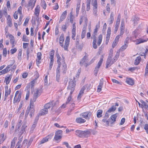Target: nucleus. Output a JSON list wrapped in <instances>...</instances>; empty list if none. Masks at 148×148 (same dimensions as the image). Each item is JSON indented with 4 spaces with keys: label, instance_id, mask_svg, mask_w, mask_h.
<instances>
[{
    "label": "nucleus",
    "instance_id": "1a4fd4ad",
    "mask_svg": "<svg viewBox=\"0 0 148 148\" xmlns=\"http://www.w3.org/2000/svg\"><path fill=\"white\" fill-rule=\"evenodd\" d=\"M76 28L75 23L74 22L73 24V29L72 30V38L74 40H75V37L76 36Z\"/></svg>",
    "mask_w": 148,
    "mask_h": 148
},
{
    "label": "nucleus",
    "instance_id": "20e7f679",
    "mask_svg": "<svg viewBox=\"0 0 148 148\" xmlns=\"http://www.w3.org/2000/svg\"><path fill=\"white\" fill-rule=\"evenodd\" d=\"M41 93V90L39 89L38 88L36 89V92L33 95V99L32 100L35 102L37 98L40 96Z\"/></svg>",
    "mask_w": 148,
    "mask_h": 148
},
{
    "label": "nucleus",
    "instance_id": "a211bd4d",
    "mask_svg": "<svg viewBox=\"0 0 148 148\" xmlns=\"http://www.w3.org/2000/svg\"><path fill=\"white\" fill-rule=\"evenodd\" d=\"M139 20V18L136 16H134L132 18V21L133 22L134 26L137 25Z\"/></svg>",
    "mask_w": 148,
    "mask_h": 148
},
{
    "label": "nucleus",
    "instance_id": "393cba45",
    "mask_svg": "<svg viewBox=\"0 0 148 148\" xmlns=\"http://www.w3.org/2000/svg\"><path fill=\"white\" fill-rule=\"evenodd\" d=\"M12 77V75H10L9 76H6L5 78V81L6 84L7 85L9 83L11 80Z\"/></svg>",
    "mask_w": 148,
    "mask_h": 148
},
{
    "label": "nucleus",
    "instance_id": "f03ea898",
    "mask_svg": "<svg viewBox=\"0 0 148 148\" xmlns=\"http://www.w3.org/2000/svg\"><path fill=\"white\" fill-rule=\"evenodd\" d=\"M75 132L76 135L80 137H87L90 133L89 131L88 130L84 131L77 130Z\"/></svg>",
    "mask_w": 148,
    "mask_h": 148
},
{
    "label": "nucleus",
    "instance_id": "72a5a7b5",
    "mask_svg": "<svg viewBox=\"0 0 148 148\" xmlns=\"http://www.w3.org/2000/svg\"><path fill=\"white\" fill-rule=\"evenodd\" d=\"M103 85V83L102 82H100L99 83V85L98 86V88L97 89V92H99L101 90V88H102Z\"/></svg>",
    "mask_w": 148,
    "mask_h": 148
},
{
    "label": "nucleus",
    "instance_id": "e2e57ef3",
    "mask_svg": "<svg viewBox=\"0 0 148 148\" xmlns=\"http://www.w3.org/2000/svg\"><path fill=\"white\" fill-rule=\"evenodd\" d=\"M79 35H77V38L76 39V45H79Z\"/></svg>",
    "mask_w": 148,
    "mask_h": 148
},
{
    "label": "nucleus",
    "instance_id": "49530a36",
    "mask_svg": "<svg viewBox=\"0 0 148 148\" xmlns=\"http://www.w3.org/2000/svg\"><path fill=\"white\" fill-rule=\"evenodd\" d=\"M97 41H94L92 42V47L95 49H96L97 48V47L96 44Z\"/></svg>",
    "mask_w": 148,
    "mask_h": 148
},
{
    "label": "nucleus",
    "instance_id": "2f4dec72",
    "mask_svg": "<svg viewBox=\"0 0 148 148\" xmlns=\"http://www.w3.org/2000/svg\"><path fill=\"white\" fill-rule=\"evenodd\" d=\"M10 43L12 44H14L15 42L14 38L12 35L10 34L9 35Z\"/></svg>",
    "mask_w": 148,
    "mask_h": 148
},
{
    "label": "nucleus",
    "instance_id": "13d9d810",
    "mask_svg": "<svg viewBox=\"0 0 148 148\" xmlns=\"http://www.w3.org/2000/svg\"><path fill=\"white\" fill-rule=\"evenodd\" d=\"M119 23L118 24V23H116V24L115 26V30H114V32L115 33L117 31L118 29V27L119 26Z\"/></svg>",
    "mask_w": 148,
    "mask_h": 148
},
{
    "label": "nucleus",
    "instance_id": "680f3d73",
    "mask_svg": "<svg viewBox=\"0 0 148 148\" xmlns=\"http://www.w3.org/2000/svg\"><path fill=\"white\" fill-rule=\"evenodd\" d=\"M29 20V18L28 17L26 18V19L25 20L24 23L23 24L24 26H26V25L28 23Z\"/></svg>",
    "mask_w": 148,
    "mask_h": 148
},
{
    "label": "nucleus",
    "instance_id": "7ed1b4c3",
    "mask_svg": "<svg viewBox=\"0 0 148 148\" xmlns=\"http://www.w3.org/2000/svg\"><path fill=\"white\" fill-rule=\"evenodd\" d=\"M103 61V59H101V60L98 62L97 65L96 66L94 70V75L95 76H97L98 72L99 71V68L100 67L102 62Z\"/></svg>",
    "mask_w": 148,
    "mask_h": 148
},
{
    "label": "nucleus",
    "instance_id": "dca6fc26",
    "mask_svg": "<svg viewBox=\"0 0 148 148\" xmlns=\"http://www.w3.org/2000/svg\"><path fill=\"white\" fill-rule=\"evenodd\" d=\"M85 55L81 60L80 62V63L81 65H82L84 63L86 62L88 60V54L86 52H85Z\"/></svg>",
    "mask_w": 148,
    "mask_h": 148
},
{
    "label": "nucleus",
    "instance_id": "69168bd1",
    "mask_svg": "<svg viewBox=\"0 0 148 148\" xmlns=\"http://www.w3.org/2000/svg\"><path fill=\"white\" fill-rule=\"evenodd\" d=\"M1 137V140L4 141L5 139V137L4 136V133H2L0 135Z\"/></svg>",
    "mask_w": 148,
    "mask_h": 148
},
{
    "label": "nucleus",
    "instance_id": "a19ab883",
    "mask_svg": "<svg viewBox=\"0 0 148 148\" xmlns=\"http://www.w3.org/2000/svg\"><path fill=\"white\" fill-rule=\"evenodd\" d=\"M128 46V45L124 44V45L122 46L120 49V50L123 51Z\"/></svg>",
    "mask_w": 148,
    "mask_h": 148
},
{
    "label": "nucleus",
    "instance_id": "5701e85b",
    "mask_svg": "<svg viewBox=\"0 0 148 148\" xmlns=\"http://www.w3.org/2000/svg\"><path fill=\"white\" fill-rule=\"evenodd\" d=\"M117 117L116 114L112 115L110 117L111 120V124H112L116 121V119Z\"/></svg>",
    "mask_w": 148,
    "mask_h": 148
},
{
    "label": "nucleus",
    "instance_id": "412c9836",
    "mask_svg": "<svg viewBox=\"0 0 148 148\" xmlns=\"http://www.w3.org/2000/svg\"><path fill=\"white\" fill-rule=\"evenodd\" d=\"M48 112V110L46 108H44L41 110L39 113V115L40 116L44 115L46 114H47Z\"/></svg>",
    "mask_w": 148,
    "mask_h": 148
},
{
    "label": "nucleus",
    "instance_id": "6e6552de",
    "mask_svg": "<svg viewBox=\"0 0 148 148\" xmlns=\"http://www.w3.org/2000/svg\"><path fill=\"white\" fill-rule=\"evenodd\" d=\"M70 40L69 36H67L65 39V44L64 46V48L65 50L68 51V47L69 46Z\"/></svg>",
    "mask_w": 148,
    "mask_h": 148
},
{
    "label": "nucleus",
    "instance_id": "4468645a",
    "mask_svg": "<svg viewBox=\"0 0 148 148\" xmlns=\"http://www.w3.org/2000/svg\"><path fill=\"white\" fill-rule=\"evenodd\" d=\"M140 102L142 103L141 105V108H143L144 107L146 109L148 110V101H147V102H145L142 100H141Z\"/></svg>",
    "mask_w": 148,
    "mask_h": 148
},
{
    "label": "nucleus",
    "instance_id": "8fccbe9b",
    "mask_svg": "<svg viewBox=\"0 0 148 148\" xmlns=\"http://www.w3.org/2000/svg\"><path fill=\"white\" fill-rule=\"evenodd\" d=\"M26 37L25 35H24L23 37L22 40L25 42H29V40L26 38Z\"/></svg>",
    "mask_w": 148,
    "mask_h": 148
},
{
    "label": "nucleus",
    "instance_id": "774afa93",
    "mask_svg": "<svg viewBox=\"0 0 148 148\" xmlns=\"http://www.w3.org/2000/svg\"><path fill=\"white\" fill-rule=\"evenodd\" d=\"M22 7L20 6L19 7L18 10V12L21 15H22Z\"/></svg>",
    "mask_w": 148,
    "mask_h": 148
},
{
    "label": "nucleus",
    "instance_id": "58836bf2",
    "mask_svg": "<svg viewBox=\"0 0 148 148\" xmlns=\"http://www.w3.org/2000/svg\"><path fill=\"white\" fill-rule=\"evenodd\" d=\"M92 5L93 6V10L97 9V0H94Z\"/></svg>",
    "mask_w": 148,
    "mask_h": 148
},
{
    "label": "nucleus",
    "instance_id": "39448f33",
    "mask_svg": "<svg viewBox=\"0 0 148 148\" xmlns=\"http://www.w3.org/2000/svg\"><path fill=\"white\" fill-rule=\"evenodd\" d=\"M56 104V103L54 101L49 102L45 105L44 108H46L48 110V109H49L51 107H52L51 110H53Z\"/></svg>",
    "mask_w": 148,
    "mask_h": 148
},
{
    "label": "nucleus",
    "instance_id": "c9c22d12",
    "mask_svg": "<svg viewBox=\"0 0 148 148\" xmlns=\"http://www.w3.org/2000/svg\"><path fill=\"white\" fill-rule=\"evenodd\" d=\"M34 101L32 100H31L30 101V107L29 108L30 110H34Z\"/></svg>",
    "mask_w": 148,
    "mask_h": 148
},
{
    "label": "nucleus",
    "instance_id": "aec40b11",
    "mask_svg": "<svg viewBox=\"0 0 148 148\" xmlns=\"http://www.w3.org/2000/svg\"><path fill=\"white\" fill-rule=\"evenodd\" d=\"M67 12L66 11H64L62 13L60 18L59 21L60 23L63 20H64V19H65L67 15Z\"/></svg>",
    "mask_w": 148,
    "mask_h": 148
},
{
    "label": "nucleus",
    "instance_id": "9d476101",
    "mask_svg": "<svg viewBox=\"0 0 148 148\" xmlns=\"http://www.w3.org/2000/svg\"><path fill=\"white\" fill-rule=\"evenodd\" d=\"M52 136V135L50 134L47 136L46 137L43 138L40 141V144H42L47 142L49 139H50Z\"/></svg>",
    "mask_w": 148,
    "mask_h": 148
},
{
    "label": "nucleus",
    "instance_id": "0eeeda50",
    "mask_svg": "<svg viewBox=\"0 0 148 148\" xmlns=\"http://www.w3.org/2000/svg\"><path fill=\"white\" fill-rule=\"evenodd\" d=\"M112 51H110L108 58L107 60L106 63L110 64V66L112 65L114 62L113 61H112Z\"/></svg>",
    "mask_w": 148,
    "mask_h": 148
},
{
    "label": "nucleus",
    "instance_id": "9b49d317",
    "mask_svg": "<svg viewBox=\"0 0 148 148\" xmlns=\"http://www.w3.org/2000/svg\"><path fill=\"white\" fill-rule=\"evenodd\" d=\"M86 88V86H84L81 88L77 97L78 100H80L81 98V97L82 96L84 93V91L85 90Z\"/></svg>",
    "mask_w": 148,
    "mask_h": 148
},
{
    "label": "nucleus",
    "instance_id": "f8f14e48",
    "mask_svg": "<svg viewBox=\"0 0 148 148\" xmlns=\"http://www.w3.org/2000/svg\"><path fill=\"white\" fill-rule=\"evenodd\" d=\"M12 65V64L9 65L5 69L1 71L2 73L4 74L9 71L10 70L11 66Z\"/></svg>",
    "mask_w": 148,
    "mask_h": 148
},
{
    "label": "nucleus",
    "instance_id": "6e6d98bb",
    "mask_svg": "<svg viewBox=\"0 0 148 148\" xmlns=\"http://www.w3.org/2000/svg\"><path fill=\"white\" fill-rule=\"evenodd\" d=\"M3 14L5 16V17H6V16L7 15V10L6 7H4L3 8Z\"/></svg>",
    "mask_w": 148,
    "mask_h": 148
},
{
    "label": "nucleus",
    "instance_id": "338daca9",
    "mask_svg": "<svg viewBox=\"0 0 148 148\" xmlns=\"http://www.w3.org/2000/svg\"><path fill=\"white\" fill-rule=\"evenodd\" d=\"M144 128L145 130L147 133L148 134V124H146L145 125Z\"/></svg>",
    "mask_w": 148,
    "mask_h": 148
},
{
    "label": "nucleus",
    "instance_id": "c756f323",
    "mask_svg": "<svg viewBox=\"0 0 148 148\" xmlns=\"http://www.w3.org/2000/svg\"><path fill=\"white\" fill-rule=\"evenodd\" d=\"M141 58L140 56H138L136 59L135 60L134 64L135 65H138L141 61Z\"/></svg>",
    "mask_w": 148,
    "mask_h": 148
},
{
    "label": "nucleus",
    "instance_id": "473e14b6",
    "mask_svg": "<svg viewBox=\"0 0 148 148\" xmlns=\"http://www.w3.org/2000/svg\"><path fill=\"white\" fill-rule=\"evenodd\" d=\"M98 42H97V45L98 46H99L101 44L102 40V34H100L98 36Z\"/></svg>",
    "mask_w": 148,
    "mask_h": 148
},
{
    "label": "nucleus",
    "instance_id": "5fc2aeb1",
    "mask_svg": "<svg viewBox=\"0 0 148 148\" xmlns=\"http://www.w3.org/2000/svg\"><path fill=\"white\" fill-rule=\"evenodd\" d=\"M90 3H86V10L87 11H89L90 9Z\"/></svg>",
    "mask_w": 148,
    "mask_h": 148
},
{
    "label": "nucleus",
    "instance_id": "f704fd0d",
    "mask_svg": "<svg viewBox=\"0 0 148 148\" xmlns=\"http://www.w3.org/2000/svg\"><path fill=\"white\" fill-rule=\"evenodd\" d=\"M103 112V110H99L97 112V117L99 118L102 117V114Z\"/></svg>",
    "mask_w": 148,
    "mask_h": 148
},
{
    "label": "nucleus",
    "instance_id": "e433bc0d",
    "mask_svg": "<svg viewBox=\"0 0 148 148\" xmlns=\"http://www.w3.org/2000/svg\"><path fill=\"white\" fill-rule=\"evenodd\" d=\"M37 77L35 79L33 80V81L31 82V85L32 86L31 88H32L34 86V83L35 81L37 80V78H38L39 77V74L38 73H37Z\"/></svg>",
    "mask_w": 148,
    "mask_h": 148
},
{
    "label": "nucleus",
    "instance_id": "ea45409f",
    "mask_svg": "<svg viewBox=\"0 0 148 148\" xmlns=\"http://www.w3.org/2000/svg\"><path fill=\"white\" fill-rule=\"evenodd\" d=\"M27 142L28 140L27 139L24 140L23 142L22 145L21 146L22 148H24L27 145Z\"/></svg>",
    "mask_w": 148,
    "mask_h": 148
},
{
    "label": "nucleus",
    "instance_id": "a878e982",
    "mask_svg": "<svg viewBox=\"0 0 148 148\" xmlns=\"http://www.w3.org/2000/svg\"><path fill=\"white\" fill-rule=\"evenodd\" d=\"M126 83L128 84L132 85L134 84V81L131 78H127L126 81Z\"/></svg>",
    "mask_w": 148,
    "mask_h": 148
},
{
    "label": "nucleus",
    "instance_id": "b1692460",
    "mask_svg": "<svg viewBox=\"0 0 148 148\" xmlns=\"http://www.w3.org/2000/svg\"><path fill=\"white\" fill-rule=\"evenodd\" d=\"M63 62L62 63V66L63 68L62 70H63V72L64 73H65L66 71V64L65 63V59H64H64H63Z\"/></svg>",
    "mask_w": 148,
    "mask_h": 148
},
{
    "label": "nucleus",
    "instance_id": "0e129e2a",
    "mask_svg": "<svg viewBox=\"0 0 148 148\" xmlns=\"http://www.w3.org/2000/svg\"><path fill=\"white\" fill-rule=\"evenodd\" d=\"M44 81L45 85H47L48 84L47 75L45 77Z\"/></svg>",
    "mask_w": 148,
    "mask_h": 148
},
{
    "label": "nucleus",
    "instance_id": "09e8293b",
    "mask_svg": "<svg viewBox=\"0 0 148 148\" xmlns=\"http://www.w3.org/2000/svg\"><path fill=\"white\" fill-rule=\"evenodd\" d=\"M102 121L104 123H105L106 125L108 126L109 125V119L108 120H105V119H102Z\"/></svg>",
    "mask_w": 148,
    "mask_h": 148
},
{
    "label": "nucleus",
    "instance_id": "7c9ffc66",
    "mask_svg": "<svg viewBox=\"0 0 148 148\" xmlns=\"http://www.w3.org/2000/svg\"><path fill=\"white\" fill-rule=\"evenodd\" d=\"M11 92V90L10 88L9 89L8 91H5V95L4 99V101L6 100L8 95L10 94Z\"/></svg>",
    "mask_w": 148,
    "mask_h": 148
},
{
    "label": "nucleus",
    "instance_id": "864d4df0",
    "mask_svg": "<svg viewBox=\"0 0 148 148\" xmlns=\"http://www.w3.org/2000/svg\"><path fill=\"white\" fill-rule=\"evenodd\" d=\"M97 35V34L93 33L92 37V38L93 39V41H97V38L96 37Z\"/></svg>",
    "mask_w": 148,
    "mask_h": 148
},
{
    "label": "nucleus",
    "instance_id": "6ab92c4d",
    "mask_svg": "<svg viewBox=\"0 0 148 148\" xmlns=\"http://www.w3.org/2000/svg\"><path fill=\"white\" fill-rule=\"evenodd\" d=\"M40 7L39 6H37L35 9V14L37 17L36 19L38 20L39 18L38 16L39 15V13L40 12L39 10Z\"/></svg>",
    "mask_w": 148,
    "mask_h": 148
},
{
    "label": "nucleus",
    "instance_id": "bf43d9fd",
    "mask_svg": "<svg viewBox=\"0 0 148 148\" xmlns=\"http://www.w3.org/2000/svg\"><path fill=\"white\" fill-rule=\"evenodd\" d=\"M7 8L8 9V10H9L10 9V1H8L7 2Z\"/></svg>",
    "mask_w": 148,
    "mask_h": 148
},
{
    "label": "nucleus",
    "instance_id": "c85d7f7f",
    "mask_svg": "<svg viewBox=\"0 0 148 148\" xmlns=\"http://www.w3.org/2000/svg\"><path fill=\"white\" fill-rule=\"evenodd\" d=\"M80 3L81 1L80 0H79L77 2L76 8V12L77 14H78L79 12V10L80 8Z\"/></svg>",
    "mask_w": 148,
    "mask_h": 148
},
{
    "label": "nucleus",
    "instance_id": "de8ad7c7",
    "mask_svg": "<svg viewBox=\"0 0 148 148\" xmlns=\"http://www.w3.org/2000/svg\"><path fill=\"white\" fill-rule=\"evenodd\" d=\"M55 51L53 50H51L50 52V58H53Z\"/></svg>",
    "mask_w": 148,
    "mask_h": 148
},
{
    "label": "nucleus",
    "instance_id": "423d86ee",
    "mask_svg": "<svg viewBox=\"0 0 148 148\" xmlns=\"http://www.w3.org/2000/svg\"><path fill=\"white\" fill-rule=\"evenodd\" d=\"M91 114V113L90 112H87L81 114L80 116L86 119H89L90 118Z\"/></svg>",
    "mask_w": 148,
    "mask_h": 148
},
{
    "label": "nucleus",
    "instance_id": "603ef678",
    "mask_svg": "<svg viewBox=\"0 0 148 148\" xmlns=\"http://www.w3.org/2000/svg\"><path fill=\"white\" fill-rule=\"evenodd\" d=\"M62 136H60V135H57L55 134L54 139L56 140H58L59 139L62 138Z\"/></svg>",
    "mask_w": 148,
    "mask_h": 148
},
{
    "label": "nucleus",
    "instance_id": "f257e3e1",
    "mask_svg": "<svg viewBox=\"0 0 148 148\" xmlns=\"http://www.w3.org/2000/svg\"><path fill=\"white\" fill-rule=\"evenodd\" d=\"M75 82L74 81L71 80L69 82V85L68 87V89L71 90L70 95L69 97L67 99V101L65 103L63 104L62 107L63 108L66 107V105L68 104L69 103L71 99V95L72 94L73 92L75 90Z\"/></svg>",
    "mask_w": 148,
    "mask_h": 148
},
{
    "label": "nucleus",
    "instance_id": "4d7b16f0",
    "mask_svg": "<svg viewBox=\"0 0 148 148\" xmlns=\"http://www.w3.org/2000/svg\"><path fill=\"white\" fill-rule=\"evenodd\" d=\"M67 27L68 26L66 24L62 25V28L63 31H65Z\"/></svg>",
    "mask_w": 148,
    "mask_h": 148
},
{
    "label": "nucleus",
    "instance_id": "052dcab7",
    "mask_svg": "<svg viewBox=\"0 0 148 148\" xmlns=\"http://www.w3.org/2000/svg\"><path fill=\"white\" fill-rule=\"evenodd\" d=\"M22 18H23V16H22V15H21L19 17V21L18 22V24L19 25H21L22 23L21 21L22 20Z\"/></svg>",
    "mask_w": 148,
    "mask_h": 148
},
{
    "label": "nucleus",
    "instance_id": "cd10ccee",
    "mask_svg": "<svg viewBox=\"0 0 148 148\" xmlns=\"http://www.w3.org/2000/svg\"><path fill=\"white\" fill-rule=\"evenodd\" d=\"M36 1V0H34V3L33 0H30L28 3V6H31L32 9L35 5V4Z\"/></svg>",
    "mask_w": 148,
    "mask_h": 148
},
{
    "label": "nucleus",
    "instance_id": "2eb2a0df",
    "mask_svg": "<svg viewBox=\"0 0 148 148\" xmlns=\"http://www.w3.org/2000/svg\"><path fill=\"white\" fill-rule=\"evenodd\" d=\"M56 57L57 58V62L58 64V66L60 67L61 66V63L60 62V61L61 60V58L59 55L58 51H56Z\"/></svg>",
    "mask_w": 148,
    "mask_h": 148
},
{
    "label": "nucleus",
    "instance_id": "37998d69",
    "mask_svg": "<svg viewBox=\"0 0 148 148\" xmlns=\"http://www.w3.org/2000/svg\"><path fill=\"white\" fill-rule=\"evenodd\" d=\"M22 123V121L19 120V122L18 123L16 127V129H18L19 127L21 126Z\"/></svg>",
    "mask_w": 148,
    "mask_h": 148
},
{
    "label": "nucleus",
    "instance_id": "3c124183",
    "mask_svg": "<svg viewBox=\"0 0 148 148\" xmlns=\"http://www.w3.org/2000/svg\"><path fill=\"white\" fill-rule=\"evenodd\" d=\"M41 6L44 9H46L47 5L45 1H42V2Z\"/></svg>",
    "mask_w": 148,
    "mask_h": 148
},
{
    "label": "nucleus",
    "instance_id": "ddd939ff",
    "mask_svg": "<svg viewBox=\"0 0 148 148\" xmlns=\"http://www.w3.org/2000/svg\"><path fill=\"white\" fill-rule=\"evenodd\" d=\"M60 67L59 66H58L56 69V80L58 82H59L60 76Z\"/></svg>",
    "mask_w": 148,
    "mask_h": 148
},
{
    "label": "nucleus",
    "instance_id": "c03bdc74",
    "mask_svg": "<svg viewBox=\"0 0 148 148\" xmlns=\"http://www.w3.org/2000/svg\"><path fill=\"white\" fill-rule=\"evenodd\" d=\"M21 93L18 94L17 99L16 100H15V103L17 102H19L20 101V99L21 97Z\"/></svg>",
    "mask_w": 148,
    "mask_h": 148
},
{
    "label": "nucleus",
    "instance_id": "4be33fe9",
    "mask_svg": "<svg viewBox=\"0 0 148 148\" xmlns=\"http://www.w3.org/2000/svg\"><path fill=\"white\" fill-rule=\"evenodd\" d=\"M7 23L10 27H11L12 25V20L10 15H8L7 16Z\"/></svg>",
    "mask_w": 148,
    "mask_h": 148
},
{
    "label": "nucleus",
    "instance_id": "bb28decb",
    "mask_svg": "<svg viewBox=\"0 0 148 148\" xmlns=\"http://www.w3.org/2000/svg\"><path fill=\"white\" fill-rule=\"evenodd\" d=\"M76 122L79 123H83L85 122L86 120L84 119H83L80 117L77 118L76 119Z\"/></svg>",
    "mask_w": 148,
    "mask_h": 148
},
{
    "label": "nucleus",
    "instance_id": "a18cd8bd",
    "mask_svg": "<svg viewBox=\"0 0 148 148\" xmlns=\"http://www.w3.org/2000/svg\"><path fill=\"white\" fill-rule=\"evenodd\" d=\"M62 131L61 130H58L56 132L55 134L58 136L60 135V136H62Z\"/></svg>",
    "mask_w": 148,
    "mask_h": 148
},
{
    "label": "nucleus",
    "instance_id": "4c0bfd02",
    "mask_svg": "<svg viewBox=\"0 0 148 148\" xmlns=\"http://www.w3.org/2000/svg\"><path fill=\"white\" fill-rule=\"evenodd\" d=\"M114 20V13L113 12H112L111 13L110 17V20L109 22L110 24H112V23L113 21Z\"/></svg>",
    "mask_w": 148,
    "mask_h": 148
},
{
    "label": "nucleus",
    "instance_id": "f3484780",
    "mask_svg": "<svg viewBox=\"0 0 148 148\" xmlns=\"http://www.w3.org/2000/svg\"><path fill=\"white\" fill-rule=\"evenodd\" d=\"M119 106V104L118 103H115V106H113L112 107L110 108L107 111L108 112L110 113L111 112H114L115 110L116 109V106Z\"/></svg>",
    "mask_w": 148,
    "mask_h": 148
},
{
    "label": "nucleus",
    "instance_id": "79ce46f5",
    "mask_svg": "<svg viewBox=\"0 0 148 148\" xmlns=\"http://www.w3.org/2000/svg\"><path fill=\"white\" fill-rule=\"evenodd\" d=\"M86 34V31L85 29H83L81 34V38L82 39L84 38Z\"/></svg>",
    "mask_w": 148,
    "mask_h": 148
}]
</instances>
